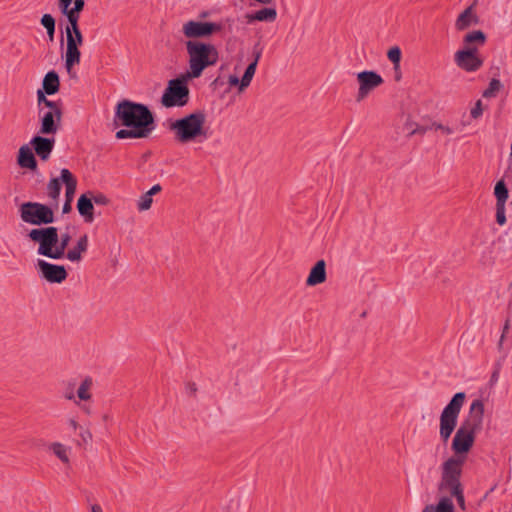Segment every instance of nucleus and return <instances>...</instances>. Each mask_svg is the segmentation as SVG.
I'll use <instances>...</instances> for the list:
<instances>
[{
    "mask_svg": "<svg viewBox=\"0 0 512 512\" xmlns=\"http://www.w3.org/2000/svg\"><path fill=\"white\" fill-rule=\"evenodd\" d=\"M359 90L357 101L363 100L376 87L383 83L382 77L374 71H362L357 74Z\"/></svg>",
    "mask_w": 512,
    "mask_h": 512,
    "instance_id": "13",
    "label": "nucleus"
},
{
    "mask_svg": "<svg viewBox=\"0 0 512 512\" xmlns=\"http://www.w3.org/2000/svg\"><path fill=\"white\" fill-rule=\"evenodd\" d=\"M256 68H257L256 62H251L248 65V67L246 68V70L244 72V75L242 76L241 82H240V87H239L240 91H243L245 88H247L250 85V83L253 79V76L256 72Z\"/></svg>",
    "mask_w": 512,
    "mask_h": 512,
    "instance_id": "33",
    "label": "nucleus"
},
{
    "mask_svg": "<svg viewBox=\"0 0 512 512\" xmlns=\"http://www.w3.org/2000/svg\"><path fill=\"white\" fill-rule=\"evenodd\" d=\"M45 94L46 93L44 91H42V90H38L37 91V102H38V105L39 106L44 105L45 107L48 108V110L59 109L60 105L57 102H54V101H51V100L47 99Z\"/></svg>",
    "mask_w": 512,
    "mask_h": 512,
    "instance_id": "40",
    "label": "nucleus"
},
{
    "mask_svg": "<svg viewBox=\"0 0 512 512\" xmlns=\"http://www.w3.org/2000/svg\"><path fill=\"white\" fill-rule=\"evenodd\" d=\"M64 398L66 400L73 401L74 404L77 405L85 414H91V407L88 404H82L77 400V393H74L73 386H69L65 389Z\"/></svg>",
    "mask_w": 512,
    "mask_h": 512,
    "instance_id": "30",
    "label": "nucleus"
},
{
    "mask_svg": "<svg viewBox=\"0 0 512 512\" xmlns=\"http://www.w3.org/2000/svg\"><path fill=\"white\" fill-rule=\"evenodd\" d=\"M37 267L41 276L50 283H62L67 278V271L64 266L49 263L39 259Z\"/></svg>",
    "mask_w": 512,
    "mask_h": 512,
    "instance_id": "14",
    "label": "nucleus"
},
{
    "mask_svg": "<svg viewBox=\"0 0 512 512\" xmlns=\"http://www.w3.org/2000/svg\"><path fill=\"white\" fill-rule=\"evenodd\" d=\"M61 177L52 178L47 184V195L57 205L61 192Z\"/></svg>",
    "mask_w": 512,
    "mask_h": 512,
    "instance_id": "28",
    "label": "nucleus"
},
{
    "mask_svg": "<svg viewBox=\"0 0 512 512\" xmlns=\"http://www.w3.org/2000/svg\"><path fill=\"white\" fill-rule=\"evenodd\" d=\"M503 85L500 80L493 78L488 88L483 92L482 96L484 98H492L495 97L496 94L502 89Z\"/></svg>",
    "mask_w": 512,
    "mask_h": 512,
    "instance_id": "39",
    "label": "nucleus"
},
{
    "mask_svg": "<svg viewBox=\"0 0 512 512\" xmlns=\"http://www.w3.org/2000/svg\"><path fill=\"white\" fill-rule=\"evenodd\" d=\"M79 436L81 437V440L84 444H88L91 442L92 440V434L89 430L87 429H83L81 428L80 429V433H79Z\"/></svg>",
    "mask_w": 512,
    "mask_h": 512,
    "instance_id": "45",
    "label": "nucleus"
},
{
    "mask_svg": "<svg viewBox=\"0 0 512 512\" xmlns=\"http://www.w3.org/2000/svg\"><path fill=\"white\" fill-rule=\"evenodd\" d=\"M395 73H396V76H395L396 80H400V77H401L400 70Z\"/></svg>",
    "mask_w": 512,
    "mask_h": 512,
    "instance_id": "57",
    "label": "nucleus"
},
{
    "mask_svg": "<svg viewBox=\"0 0 512 512\" xmlns=\"http://www.w3.org/2000/svg\"><path fill=\"white\" fill-rule=\"evenodd\" d=\"M509 328H510V321L507 319V320L505 321L504 326H503L502 335H501L500 340H499V342H498V348H499V349H501V348H502V346H503V341H504V338H505L506 334H507V333H508V331H509Z\"/></svg>",
    "mask_w": 512,
    "mask_h": 512,
    "instance_id": "46",
    "label": "nucleus"
},
{
    "mask_svg": "<svg viewBox=\"0 0 512 512\" xmlns=\"http://www.w3.org/2000/svg\"><path fill=\"white\" fill-rule=\"evenodd\" d=\"M256 68H257L256 62H251L248 65V67L246 68V70L244 72V75L242 76L241 82H240V87H239L240 91H243L245 88H247L250 85V83L253 79V76L256 72Z\"/></svg>",
    "mask_w": 512,
    "mask_h": 512,
    "instance_id": "32",
    "label": "nucleus"
},
{
    "mask_svg": "<svg viewBox=\"0 0 512 512\" xmlns=\"http://www.w3.org/2000/svg\"><path fill=\"white\" fill-rule=\"evenodd\" d=\"M88 236L86 234L79 237L76 245L68 250L65 257L71 262H80L82 260V254L88 249Z\"/></svg>",
    "mask_w": 512,
    "mask_h": 512,
    "instance_id": "21",
    "label": "nucleus"
},
{
    "mask_svg": "<svg viewBox=\"0 0 512 512\" xmlns=\"http://www.w3.org/2000/svg\"><path fill=\"white\" fill-rule=\"evenodd\" d=\"M83 41L82 34L66 37L65 68L68 73H71L73 67L80 63L81 52L79 47L83 44Z\"/></svg>",
    "mask_w": 512,
    "mask_h": 512,
    "instance_id": "12",
    "label": "nucleus"
},
{
    "mask_svg": "<svg viewBox=\"0 0 512 512\" xmlns=\"http://www.w3.org/2000/svg\"><path fill=\"white\" fill-rule=\"evenodd\" d=\"M90 512H104L101 505L94 503L90 505Z\"/></svg>",
    "mask_w": 512,
    "mask_h": 512,
    "instance_id": "52",
    "label": "nucleus"
},
{
    "mask_svg": "<svg viewBox=\"0 0 512 512\" xmlns=\"http://www.w3.org/2000/svg\"><path fill=\"white\" fill-rule=\"evenodd\" d=\"M68 424H69V426H70L73 430H77V429H81V428H82L74 418H70V419L68 420Z\"/></svg>",
    "mask_w": 512,
    "mask_h": 512,
    "instance_id": "51",
    "label": "nucleus"
},
{
    "mask_svg": "<svg viewBox=\"0 0 512 512\" xmlns=\"http://www.w3.org/2000/svg\"><path fill=\"white\" fill-rule=\"evenodd\" d=\"M153 199L147 192L140 196L137 201V209L139 211H147L151 208Z\"/></svg>",
    "mask_w": 512,
    "mask_h": 512,
    "instance_id": "41",
    "label": "nucleus"
},
{
    "mask_svg": "<svg viewBox=\"0 0 512 512\" xmlns=\"http://www.w3.org/2000/svg\"><path fill=\"white\" fill-rule=\"evenodd\" d=\"M94 381L90 376L85 377L76 393H77V400L82 404H87L88 401L92 399V388H93Z\"/></svg>",
    "mask_w": 512,
    "mask_h": 512,
    "instance_id": "23",
    "label": "nucleus"
},
{
    "mask_svg": "<svg viewBox=\"0 0 512 512\" xmlns=\"http://www.w3.org/2000/svg\"><path fill=\"white\" fill-rule=\"evenodd\" d=\"M17 163L22 168L35 170L37 168V161L32 152V149L28 145L20 147L17 157Z\"/></svg>",
    "mask_w": 512,
    "mask_h": 512,
    "instance_id": "20",
    "label": "nucleus"
},
{
    "mask_svg": "<svg viewBox=\"0 0 512 512\" xmlns=\"http://www.w3.org/2000/svg\"><path fill=\"white\" fill-rule=\"evenodd\" d=\"M187 389L190 393H195L197 388L195 384H188Z\"/></svg>",
    "mask_w": 512,
    "mask_h": 512,
    "instance_id": "55",
    "label": "nucleus"
},
{
    "mask_svg": "<svg viewBox=\"0 0 512 512\" xmlns=\"http://www.w3.org/2000/svg\"><path fill=\"white\" fill-rule=\"evenodd\" d=\"M476 24H478V17L474 12L473 6H469L456 19L455 28L463 31Z\"/></svg>",
    "mask_w": 512,
    "mask_h": 512,
    "instance_id": "19",
    "label": "nucleus"
},
{
    "mask_svg": "<svg viewBox=\"0 0 512 512\" xmlns=\"http://www.w3.org/2000/svg\"><path fill=\"white\" fill-rule=\"evenodd\" d=\"M30 144L33 147L36 155L40 157L41 160L47 161L53 151L55 139L42 136H34L31 139Z\"/></svg>",
    "mask_w": 512,
    "mask_h": 512,
    "instance_id": "16",
    "label": "nucleus"
},
{
    "mask_svg": "<svg viewBox=\"0 0 512 512\" xmlns=\"http://www.w3.org/2000/svg\"><path fill=\"white\" fill-rule=\"evenodd\" d=\"M497 378H498V372H494V373L492 374L491 380H492V381H497Z\"/></svg>",
    "mask_w": 512,
    "mask_h": 512,
    "instance_id": "56",
    "label": "nucleus"
},
{
    "mask_svg": "<svg viewBox=\"0 0 512 512\" xmlns=\"http://www.w3.org/2000/svg\"><path fill=\"white\" fill-rule=\"evenodd\" d=\"M50 449L62 462H69L68 449L63 444L54 442L51 444Z\"/></svg>",
    "mask_w": 512,
    "mask_h": 512,
    "instance_id": "36",
    "label": "nucleus"
},
{
    "mask_svg": "<svg viewBox=\"0 0 512 512\" xmlns=\"http://www.w3.org/2000/svg\"><path fill=\"white\" fill-rule=\"evenodd\" d=\"M60 86L59 76L55 71H49L43 79L42 87L46 94L53 95L58 92Z\"/></svg>",
    "mask_w": 512,
    "mask_h": 512,
    "instance_id": "25",
    "label": "nucleus"
},
{
    "mask_svg": "<svg viewBox=\"0 0 512 512\" xmlns=\"http://www.w3.org/2000/svg\"><path fill=\"white\" fill-rule=\"evenodd\" d=\"M487 37L481 30H473L463 37V48L454 54L455 64L466 72L479 70L484 60L479 54L478 48L485 45Z\"/></svg>",
    "mask_w": 512,
    "mask_h": 512,
    "instance_id": "5",
    "label": "nucleus"
},
{
    "mask_svg": "<svg viewBox=\"0 0 512 512\" xmlns=\"http://www.w3.org/2000/svg\"><path fill=\"white\" fill-rule=\"evenodd\" d=\"M388 59L393 63V68L395 72H398L400 69V61H401V50L398 46L391 47L387 53Z\"/></svg>",
    "mask_w": 512,
    "mask_h": 512,
    "instance_id": "38",
    "label": "nucleus"
},
{
    "mask_svg": "<svg viewBox=\"0 0 512 512\" xmlns=\"http://www.w3.org/2000/svg\"><path fill=\"white\" fill-rule=\"evenodd\" d=\"M20 219L27 224L41 227L54 222V212L46 204L39 202H24L19 206Z\"/></svg>",
    "mask_w": 512,
    "mask_h": 512,
    "instance_id": "8",
    "label": "nucleus"
},
{
    "mask_svg": "<svg viewBox=\"0 0 512 512\" xmlns=\"http://www.w3.org/2000/svg\"><path fill=\"white\" fill-rule=\"evenodd\" d=\"M40 113L41 125L39 132L45 135L55 134L58 131L59 123L62 118L61 108L47 111H43V109L40 108Z\"/></svg>",
    "mask_w": 512,
    "mask_h": 512,
    "instance_id": "15",
    "label": "nucleus"
},
{
    "mask_svg": "<svg viewBox=\"0 0 512 512\" xmlns=\"http://www.w3.org/2000/svg\"><path fill=\"white\" fill-rule=\"evenodd\" d=\"M108 198L103 194H98L93 197L92 202L99 205H106L108 203Z\"/></svg>",
    "mask_w": 512,
    "mask_h": 512,
    "instance_id": "47",
    "label": "nucleus"
},
{
    "mask_svg": "<svg viewBox=\"0 0 512 512\" xmlns=\"http://www.w3.org/2000/svg\"><path fill=\"white\" fill-rule=\"evenodd\" d=\"M433 128L437 129V130H441L443 133H445L447 135L454 133L453 128H451L449 126L442 125L441 123H437V122H433L432 125L429 127V129H433Z\"/></svg>",
    "mask_w": 512,
    "mask_h": 512,
    "instance_id": "44",
    "label": "nucleus"
},
{
    "mask_svg": "<svg viewBox=\"0 0 512 512\" xmlns=\"http://www.w3.org/2000/svg\"><path fill=\"white\" fill-rule=\"evenodd\" d=\"M58 6L64 16L79 17L84 9V0H58Z\"/></svg>",
    "mask_w": 512,
    "mask_h": 512,
    "instance_id": "17",
    "label": "nucleus"
},
{
    "mask_svg": "<svg viewBox=\"0 0 512 512\" xmlns=\"http://www.w3.org/2000/svg\"><path fill=\"white\" fill-rule=\"evenodd\" d=\"M484 417V403L480 399H475L469 408L468 417L461 423L457 429L455 436L452 440L451 448L455 455L463 459L465 462V456L472 448L475 441V434L482 428Z\"/></svg>",
    "mask_w": 512,
    "mask_h": 512,
    "instance_id": "2",
    "label": "nucleus"
},
{
    "mask_svg": "<svg viewBox=\"0 0 512 512\" xmlns=\"http://www.w3.org/2000/svg\"><path fill=\"white\" fill-rule=\"evenodd\" d=\"M161 190L162 187L159 184H156L152 186V188L149 191H147V193L150 194V196L152 197L153 195L159 193Z\"/></svg>",
    "mask_w": 512,
    "mask_h": 512,
    "instance_id": "49",
    "label": "nucleus"
},
{
    "mask_svg": "<svg viewBox=\"0 0 512 512\" xmlns=\"http://www.w3.org/2000/svg\"><path fill=\"white\" fill-rule=\"evenodd\" d=\"M61 181L65 185L66 200L72 202L77 188L76 178L68 169L63 168L61 170Z\"/></svg>",
    "mask_w": 512,
    "mask_h": 512,
    "instance_id": "22",
    "label": "nucleus"
},
{
    "mask_svg": "<svg viewBox=\"0 0 512 512\" xmlns=\"http://www.w3.org/2000/svg\"><path fill=\"white\" fill-rule=\"evenodd\" d=\"M71 203L72 202H68V200L65 201L64 205H63V208H62V212L65 214V213H68L71 211Z\"/></svg>",
    "mask_w": 512,
    "mask_h": 512,
    "instance_id": "53",
    "label": "nucleus"
},
{
    "mask_svg": "<svg viewBox=\"0 0 512 512\" xmlns=\"http://www.w3.org/2000/svg\"><path fill=\"white\" fill-rule=\"evenodd\" d=\"M326 281V263L324 260H319L310 270L306 279L307 286H316Z\"/></svg>",
    "mask_w": 512,
    "mask_h": 512,
    "instance_id": "18",
    "label": "nucleus"
},
{
    "mask_svg": "<svg viewBox=\"0 0 512 512\" xmlns=\"http://www.w3.org/2000/svg\"><path fill=\"white\" fill-rule=\"evenodd\" d=\"M221 30V25L213 22L190 20L183 24L182 32L190 40L209 37Z\"/></svg>",
    "mask_w": 512,
    "mask_h": 512,
    "instance_id": "11",
    "label": "nucleus"
},
{
    "mask_svg": "<svg viewBox=\"0 0 512 512\" xmlns=\"http://www.w3.org/2000/svg\"><path fill=\"white\" fill-rule=\"evenodd\" d=\"M404 130L408 132L409 136L416 135V134L424 135L429 130V127L428 126H420L417 123L408 119L404 124Z\"/></svg>",
    "mask_w": 512,
    "mask_h": 512,
    "instance_id": "35",
    "label": "nucleus"
},
{
    "mask_svg": "<svg viewBox=\"0 0 512 512\" xmlns=\"http://www.w3.org/2000/svg\"><path fill=\"white\" fill-rule=\"evenodd\" d=\"M114 122L122 126L147 131L153 130L154 118L147 106L130 100H123L116 106Z\"/></svg>",
    "mask_w": 512,
    "mask_h": 512,
    "instance_id": "4",
    "label": "nucleus"
},
{
    "mask_svg": "<svg viewBox=\"0 0 512 512\" xmlns=\"http://www.w3.org/2000/svg\"><path fill=\"white\" fill-rule=\"evenodd\" d=\"M188 95L186 84L180 79H173L169 81L161 102L165 107L183 106L188 101Z\"/></svg>",
    "mask_w": 512,
    "mask_h": 512,
    "instance_id": "10",
    "label": "nucleus"
},
{
    "mask_svg": "<svg viewBox=\"0 0 512 512\" xmlns=\"http://www.w3.org/2000/svg\"><path fill=\"white\" fill-rule=\"evenodd\" d=\"M70 239L71 237L68 233H64L59 237L58 243L56 244V246H54L53 259L59 260L65 257V251L70 242Z\"/></svg>",
    "mask_w": 512,
    "mask_h": 512,
    "instance_id": "27",
    "label": "nucleus"
},
{
    "mask_svg": "<svg viewBox=\"0 0 512 512\" xmlns=\"http://www.w3.org/2000/svg\"><path fill=\"white\" fill-rule=\"evenodd\" d=\"M149 134L145 130H140L137 128H131V129H121L116 132V138L118 139H125V138H144L147 137Z\"/></svg>",
    "mask_w": 512,
    "mask_h": 512,
    "instance_id": "31",
    "label": "nucleus"
},
{
    "mask_svg": "<svg viewBox=\"0 0 512 512\" xmlns=\"http://www.w3.org/2000/svg\"><path fill=\"white\" fill-rule=\"evenodd\" d=\"M205 121V114L197 111L171 122L169 129L178 143L202 142L208 138Z\"/></svg>",
    "mask_w": 512,
    "mask_h": 512,
    "instance_id": "6",
    "label": "nucleus"
},
{
    "mask_svg": "<svg viewBox=\"0 0 512 512\" xmlns=\"http://www.w3.org/2000/svg\"><path fill=\"white\" fill-rule=\"evenodd\" d=\"M465 397L466 395L464 392L456 393L440 415L439 435L443 442H447L449 440L457 425V420L464 404Z\"/></svg>",
    "mask_w": 512,
    "mask_h": 512,
    "instance_id": "7",
    "label": "nucleus"
},
{
    "mask_svg": "<svg viewBox=\"0 0 512 512\" xmlns=\"http://www.w3.org/2000/svg\"><path fill=\"white\" fill-rule=\"evenodd\" d=\"M277 17V11L275 8H263L256 11L254 14L247 15L248 22L252 21H267L272 22Z\"/></svg>",
    "mask_w": 512,
    "mask_h": 512,
    "instance_id": "26",
    "label": "nucleus"
},
{
    "mask_svg": "<svg viewBox=\"0 0 512 512\" xmlns=\"http://www.w3.org/2000/svg\"><path fill=\"white\" fill-rule=\"evenodd\" d=\"M471 117L474 119H477L482 116L483 114V108H482V101L478 100L475 103V106L470 111Z\"/></svg>",
    "mask_w": 512,
    "mask_h": 512,
    "instance_id": "43",
    "label": "nucleus"
},
{
    "mask_svg": "<svg viewBox=\"0 0 512 512\" xmlns=\"http://www.w3.org/2000/svg\"><path fill=\"white\" fill-rule=\"evenodd\" d=\"M504 177L508 179L512 178V159L510 158L508 159V166L504 172Z\"/></svg>",
    "mask_w": 512,
    "mask_h": 512,
    "instance_id": "48",
    "label": "nucleus"
},
{
    "mask_svg": "<svg viewBox=\"0 0 512 512\" xmlns=\"http://www.w3.org/2000/svg\"><path fill=\"white\" fill-rule=\"evenodd\" d=\"M463 459L449 457L440 467V480L437 492L440 495L437 503L426 505L422 512H454V497L461 510L466 509L464 489L461 483Z\"/></svg>",
    "mask_w": 512,
    "mask_h": 512,
    "instance_id": "1",
    "label": "nucleus"
},
{
    "mask_svg": "<svg viewBox=\"0 0 512 512\" xmlns=\"http://www.w3.org/2000/svg\"><path fill=\"white\" fill-rule=\"evenodd\" d=\"M188 54V69L186 77L199 78L208 67L214 66L219 60V53L211 43L199 40H188L185 43Z\"/></svg>",
    "mask_w": 512,
    "mask_h": 512,
    "instance_id": "3",
    "label": "nucleus"
},
{
    "mask_svg": "<svg viewBox=\"0 0 512 512\" xmlns=\"http://www.w3.org/2000/svg\"><path fill=\"white\" fill-rule=\"evenodd\" d=\"M240 82H241V80H239L237 76H235V75L229 76V79H228L229 85H231V86H236L238 84L240 85Z\"/></svg>",
    "mask_w": 512,
    "mask_h": 512,
    "instance_id": "50",
    "label": "nucleus"
},
{
    "mask_svg": "<svg viewBox=\"0 0 512 512\" xmlns=\"http://www.w3.org/2000/svg\"><path fill=\"white\" fill-rule=\"evenodd\" d=\"M494 195L496 197V204L506 205L509 192L503 180H499L496 183L494 188Z\"/></svg>",
    "mask_w": 512,
    "mask_h": 512,
    "instance_id": "29",
    "label": "nucleus"
},
{
    "mask_svg": "<svg viewBox=\"0 0 512 512\" xmlns=\"http://www.w3.org/2000/svg\"><path fill=\"white\" fill-rule=\"evenodd\" d=\"M27 237L34 243H38L37 253L53 259L54 246L59 241L58 228L54 226L38 227L31 229Z\"/></svg>",
    "mask_w": 512,
    "mask_h": 512,
    "instance_id": "9",
    "label": "nucleus"
},
{
    "mask_svg": "<svg viewBox=\"0 0 512 512\" xmlns=\"http://www.w3.org/2000/svg\"><path fill=\"white\" fill-rule=\"evenodd\" d=\"M510 204H511V206H512V202H511Z\"/></svg>",
    "mask_w": 512,
    "mask_h": 512,
    "instance_id": "58",
    "label": "nucleus"
},
{
    "mask_svg": "<svg viewBox=\"0 0 512 512\" xmlns=\"http://www.w3.org/2000/svg\"><path fill=\"white\" fill-rule=\"evenodd\" d=\"M40 22L42 26L46 29L49 39L52 41L54 39L55 33V19L50 14H44Z\"/></svg>",
    "mask_w": 512,
    "mask_h": 512,
    "instance_id": "34",
    "label": "nucleus"
},
{
    "mask_svg": "<svg viewBox=\"0 0 512 512\" xmlns=\"http://www.w3.org/2000/svg\"><path fill=\"white\" fill-rule=\"evenodd\" d=\"M68 21V25L65 28L66 37L69 35L75 36L82 34L78 25L79 17L65 16Z\"/></svg>",
    "mask_w": 512,
    "mask_h": 512,
    "instance_id": "37",
    "label": "nucleus"
},
{
    "mask_svg": "<svg viewBox=\"0 0 512 512\" xmlns=\"http://www.w3.org/2000/svg\"><path fill=\"white\" fill-rule=\"evenodd\" d=\"M261 50L254 51V60L253 62H256V65L258 64V61L261 57Z\"/></svg>",
    "mask_w": 512,
    "mask_h": 512,
    "instance_id": "54",
    "label": "nucleus"
},
{
    "mask_svg": "<svg viewBox=\"0 0 512 512\" xmlns=\"http://www.w3.org/2000/svg\"><path fill=\"white\" fill-rule=\"evenodd\" d=\"M505 205L496 204V222L503 226L506 223Z\"/></svg>",
    "mask_w": 512,
    "mask_h": 512,
    "instance_id": "42",
    "label": "nucleus"
},
{
    "mask_svg": "<svg viewBox=\"0 0 512 512\" xmlns=\"http://www.w3.org/2000/svg\"><path fill=\"white\" fill-rule=\"evenodd\" d=\"M77 209L79 214L83 216L87 222L93 221L94 206L91 198H88L85 194L81 195L77 202Z\"/></svg>",
    "mask_w": 512,
    "mask_h": 512,
    "instance_id": "24",
    "label": "nucleus"
}]
</instances>
